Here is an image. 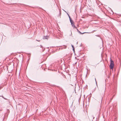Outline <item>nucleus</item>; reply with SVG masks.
I'll list each match as a JSON object with an SVG mask.
<instances>
[{
  "label": "nucleus",
  "instance_id": "f257e3e1",
  "mask_svg": "<svg viewBox=\"0 0 121 121\" xmlns=\"http://www.w3.org/2000/svg\"><path fill=\"white\" fill-rule=\"evenodd\" d=\"M110 68L111 69H113L114 66V62L111 59H110Z\"/></svg>",
  "mask_w": 121,
  "mask_h": 121
},
{
  "label": "nucleus",
  "instance_id": "f03ea898",
  "mask_svg": "<svg viewBox=\"0 0 121 121\" xmlns=\"http://www.w3.org/2000/svg\"><path fill=\"white\" fill-rule=\"evenodd\" d=\"M106 90V87L104 86L103 87H102L101 89V92H104Z\"/></svg>",
  "mask_w": 121,
  "mask_h": 121
},
{
  "label": "nucleus",
  "instance_id": "7ed1b4c3",
  "mask_svg": "<svg viewBox=\"0 0 121 121\" xmlns=\"http://www.w3.org/2000/svg\"><path fill=\"white\" fill-rule=\"evenodd\" d=\"M49 38V37L48 36H44L43 37V39H47Z\"/></svg>",
  "mask_w": 121,
  "mask_h": 121
},
{
  "label": "nucleus",
  "instance_id": "20e7f679",
  "mask_svg": "<svg viewBox=\"0 0 121 121\" xmlns=\"http://www.w3.org/2000/svg\"><path fill=\"white\" fill-rule=\"evenodd\" d=\"M73 23H72V24H71L72 26L74 28H76V27L75 26V25Z\"/></svg>",
  "mask_w": 121,
  "mask_h": 121
},
{
  "label": "nucleus",
  "instance_id": "39448f33",
  "mask_svg": "<svg viewBox=\"0 0 121 121\" xmlns=\"http://www.w3.org/2000/svg\"><path fill=\"white\" fill-rule=\"evenodd\" d=\"M70 22L71 23V24H72V23H73V21L72 20L71 18H70V19H69Z\"/></svg>",
  "mask_w": 121,
  "mask_h": 121
},
{
  "label": "nucleus",
  "instance_id": "423d86ee",
  "mask_svg": "<svg viewBox=\"0 0 121 121\" xmlns=\"http://www.w3.org/2000/svg\"><path fill=\"white\" fill-rule=\"evenodd\" d=\"M71 46H72V48H74V47L73 46V45H71Z\"/></svg>",
  "mask_w": 121,
  "mask_h": 121
},
{
  "label": "nucleus",
  "instance_id": "0eeeda50",
  "mask_svg": "<svg viewBox=\"0 0 121 121\" xmlns=\"http://www.w3.org/2000/svg\"><path fill=\"white\" fill-rule=\"evenodd\" d=\"M73 51H74V50H74V48H73Z\"/></svg>",
  "mask_w": 121,
  "mask_h": 121
},
{
  "label": "nucleus",
  "instance_id": "6e6552de",
  "mask_svg": "<svg viewBox=\"0 0 121 121\" xmlns=\"http://www.w3.org/2000/svg\"><path fill=\"white\" fill-rule=\"evenodd\" d=\"M69 17V19H70V18H71L70 17V16H69H69H68Z\"/></svg>",
  "mask_w": 121,
  "mask_h": 121
},
{
  "label": "nucleus",
  "instance_id": "1a4fd4ad",
  "mask_svg": "<svg viewBox=\"0 0 121 121\" xmlns=\"http://www.w3.org/2000/svg\"><path fill=\"white\" fill-rule=\"evenodd\" d=\"M69 17V19H70V18H71L70 17V16H69H69H68Z\"/></svg>",
  "mask_w": 121,
  "mask_h": 121
},
{
  "label": "nucleus",
  "instance_id": "9d476101",
  "mask_svg": "<svg viewBox=\"0 0 121 121\" xmlns=\"http://www.w3.org/2000/svg\"><path fill=\"white\" fill-rule=\"evenodd\" d=\"M69 17V19H70V18H71L70 17V16H69H69H68Z\"/></svg>",
  "mask_w": 121,
  "mask_h": 121
},
{
  "label": "nucleus",
  "instance_id": "9b49d317",
  "mask_svg": "<svg viewBox=\"0 0 121 121\" xmlns=\"http://www.w3.org/2000/svg\"><path fill=\"white\" fill-rule=\"evenodd\" d=\"M69 17V19H70V18H71L70 17V16H69H69H68Z\"/></svg>",
  "mask_w": 121,
  "mask_h": 121
},
{
  "label": "nucleus",
  "instance_id": "f8f14e48",
  "mask_svg": "<svg viewBox=\"0 0 121 121\" xmlns=\"http://www.w3.org/2000/svg\"><path fill=\"white\" fill-rule=\"evenodd\" d=\"M66 48V46H65L64 47V48H65V49Z\"/></svg>",
  "mask_w": 121,
  "mask_h": 121
},
{
  "label": "nucleus",
  "instance_id": "ddd939ff",
  "mask_svg": "<svg viewBox=\"0 0 121 121\" xmlns=\"http://www.w3.org/2000/svg\"><path fill=\"white\" fill-rule=\"evenodd\" d=\"M102 98H101V102H102Z\"/></svg>",
  "mask_w": 121,
  "mask_h": 121
},
{
  "label": "nucleus",
  "instance_id": "4468645a",
  "mask_svg": "<svg viewBox=\"0 0 121 121\" xmlns=\"http://www.w3.org/2000/svg\"><path fill=\"white\" fill-rule=\"evenodd\" d=\"M95 81H96V80L95 78Z\"/></svg>",
  "mask_w": 121,
  "mask_h": 121
},
{
  "label": "nucleus",
  "instance_id": "2eb2a0df",
  "mask_svg": "<svg viewBox=\"0 0 121 121\" xmlns=\"http://www.w3.org/2000/svg\"><path fill=\"white\" fill-rule=\"evenodd\" d=\"M3 97L4 99H5Z\"/></svg>",
  "mask_w": 121,
  "mask_h": 121
},
{
  "label": "nucleus",
  "instance_id": "dca6fc26",
  "mask_svg": "<svg viewBox=\"0 0 121 121\" xmlns=\"http://www.w3.org/2000/svg\"><path fill=\"white\" fill-rule=\"evenodd\" d=\"M67 14L68 15V16H69V14H68V13H67Z\"/></svg>",
  "mask_w": 121,
  "mask_h": 121
},
{
  "label": "nucleus",
  "instance_id": "f3484780",
  "mask_svg": "<svg viewBox=\"0 0 121 121\" xmlns=\"http://www.w3.org/2000/svg\"><path fill=\"white\" fill-rule=\"evenodd\" d=\"M67 14L68 15V16H69V14H68V13H67Z\"/></svg>",
  "mask_w": 121,
  "mask_h": 121
},
{
  "label": "nucleus",
  "instance_id": "a211bd4d",
  "mask_svg": "<svg viewBox=\"0 0 121 121\" xmlns=\"http://www.w3.org/2000/svg\"><path fill=\"white\" fill-rule=\"evenodd\" d=\"M36 40L37 41H39L38 40Z\"/></svg>",
  "mask_w": 121,
  "mask_h": 121
},
{
  "label": "nucleus",
  "instance_id": "6ab92c4d",
  "mask_svg": "<svg viewBox=\"0 0 121 121\" xmlns=\"http://www.w3.org/2000/svg\"><path fill=\"white\" fill-rule=\"evenodd\" d=\"M42 46H41L40 47H41V48H42Z\"/></svg>",
  "mask_w": 121,
  "mask_h": 121
}]
</instances>
